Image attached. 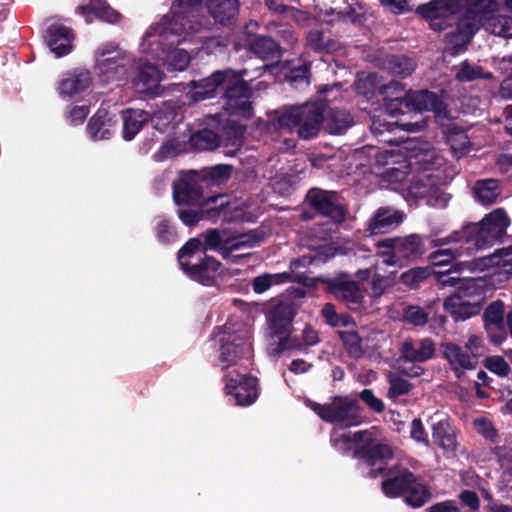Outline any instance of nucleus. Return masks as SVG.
Masks as SVG:
<instances>
[{"label":"nucleus","mask_w":512,"mask_h":512,"mask_svg":"<svg viewBox=\"0 0 512 512\" xmlns=\"http://www.w3.org/2000/svg\"><path fill=\"white\" fill-rule=\"evenodd\" d=\"M509 225L510 219L505 209L497 208L486 214L478 223H467L461 230L454 231L445 238L431 239L432 247H443L451 243H460V246L436 250L429 258L434 266L452 264L457 257L464 254L472 255L503 241Z\"/></svg>","instance_id":"obj_1"},{"label":"nucleus","mask_w":512,"mask_h":512,"mask_svg":"<svg viewBox=\"0 0 512 512\" xmlns=\"http://www.w3.org/2000/svg\"><path fill=\"white\" fill-rule=\"evenodd\" d=\"M246 70H216L208 77L191 82L190 99L199 102L220 96L231 116L250 119L253 115L252 88L244 79Z\"/></svg>","instance_id":"obj_2"},{"label":"nucleus","mask_w":512,"mask_h":512,"mask_svg":"<svg viewBox=\"0 0 512 512\" xmlns=\"http://www.w3.org/2000/svg\"><path fill=\"white\" fill-rule=\"evenodd\" d=\"M378 94L383 97L385 110L392 117L410 112L441 113L444 110V100L436 92L405 90L404 84L396 80L379 85Z\"/></svg>","instance_id":"obj_3"},{"label":"nucleus","mask_w":512,"mask_h":512,"mask_svg":"<svg viewBox=\"0 0 512 512\" xmlns=\"http://www.w3.org/2000/svg\"><path fill=\"white\" fill-rule=\"evenodd\" d=\"M326 108L324 100L284 107L273 124L279 130L292 132L296 129L299 138L310 140L318 136L323 127Z\"/></svg>","instance_id":"obj_4"},{"label":"nucleus","mask_w":512,"mask_h":512,"mask_svg":"<svg viewBox=\"0 0 512 512\" xmlns=\"http://www.w3.org/2000/svg\"><path fill=\"white\" fill-rule=\"evenodd\" d=\"M181 270L191 280L204 286H213L220 275L221 262L204 253L201 238H190L178 251Z\"/></svg>","instance_id":"obj_5"},{"label":"nucleus","mask_w":512,"mask_h":512,"mask_svg":"<svg viewBox=\"0 0 512 512\" xmlns=\"http://www.w3.org/2000/svg\"><path fill=\"white\" fill-rule=\"evenodd\" d=\"M205 0H173L171 5L172 20L160 33L161 43L170 37L171 46L179 43L185 36L199 32L203 27L200 9Z\"/></svg>","instance_id":"obj_6"},{"label":"nucleus","mask_w":512,"mask_h":512,"mask_svg":"<svg viewBox=\"0 0 512 512\" xmlns=\"http://www.w3.org/2000/svg\"><path fill=\"white\" fill-rule=\"evenodd\" d=\"M375 431L376 427L356 431L352 438L348 434H343L335 440V445H337V442L348 445L353 441L356 444L353 451L354 458L362 459L371 469L386 468L387 462L393 458L394 452L388 444L375 443Z\"/></svg>","instance_id":"obj_7"},{"label":"nucleus","mask_w":512,"mask_h":512,"mask_svg":"<svg viewBox=\"0 0 512 512\" xmlns=\"http://www.w3.org/2000/svg\"><path fill=\"white\" fill-rule=\"evenodd\" d=\"M296 312L289 303H279L266 314L269 335L273 340L269 350L272 355H280L287 351V347H299L296 340H292L293 320Z\"/></svg>","instance_id":"obj_8"},{"label":"nucleus","mask_w":512,"mask_h":512,"mask_svg":"<svg viewBox=\"0 0 512 512\" xmlns=\"http://www.w3.org/2000/svg\"><path fill=\"white\" fill-rule=\"evenodd\" d=\"M96 55L94 70L104 83L126 80L134 66V59L112 43L99 47Z\"/></svg>","instance_id":"obj_9"},{"label":"nucleus","mask_w":512,"mask_h":512,"mask_svg":"<svg viewBox=\"0 0 512 512\" xmlns=\"http://www.w3.org/2000/svg\"><path fill=\"white\" fill-rule=\"evenodd\" d=\"M308 406L323 421L339 423L345 427L357 426L362 422L361 408L355 398L333 396L331 403L320 404L309 400Z\"/></svg>","instance_id":"obj_10"},{"label":"nucleus","mask_w":512,"mask_h":512,"mask_svg":"<svg viewBox=\"0 0 512 512\" xmlns=\"http://www.w3.org/2000/svg\"><path fill=\"white\" fill-rule=\"evenodd\" d=\"M315 281L323 286L326 294L344 303L352 311L359 310L364 302V292L352 275L340 271L333 276H317Z\"/></svg>","instance_id":"obj_11"},{"label":"nucleus","mask_w":512,"mask_h":512,"mask_svg":"<svg viewBox=\"0 0 512 512\" xmlns=\"http://www.w3.org/2000/svg\"><path fill=\"white\" fill-rule=\"evenodd\" d=\"M305 203L318 215L330 219L333 224L341 225L346 220L348 208L337 191L312 187L306 193Z\"/></svg>","instance_id":"obj_12"},{"label":"nucleus","mask_w":512,"mask_h":512,"mask_svg":"<svg viewBox=\"0 0 512 512\" xmlns=\"http://www.w3.org/2000/svg\"><path fill=\"white\" fill-rule=\"evenodd\" d=\"M220 353L218 360L222 370H226L238 363L239 360L249 357L251 342L246 330H233L225 325L219 339Z\"/></svg>","instance_id":"obj_13"},{"label":"nucleus","mask_w":512,"mask_h":512,"mask_svg":"<svg viewBox=\"0 0 512 512\" xmlns=\"http://www.w3.org/2000/svg\"><path fill=\"white\" fill-rule=\"evenodd\" d=\"M225 392L238 406H250L260 395L259 380L251 374L227 372L224 377Z\"/></svg>","instance_id":"obj_14"},{"label":"nucleus","mask_w":512,"mask_h":512,"mask_svg":"<svg viewBox=\"0 0 512 512\" xmlns=\"http://www.w3.org/2000/svg\"><path fill=\"white\" fill-rule=\"evenodd\" d=\"M204 189L196 171L184 172L173 182V201L179 207L199 206L204 198Z\"/></svg>","instance_id":"obj_15"},{"label":"nucleus","mask_w":512,"mask_h":512,"mask_svg":"<svg viewBox=\"0 0 512 512\" xmlns=\"http://www.w3.org/2000/svg\"><path fill=\"white\" fill-rule=\"evenodd\" d=\"M368 475L371 478H377L379 475L383 476L381 489L388 497L402 496L414 477V473L402 465H395L389 469L384 467L371 469Z\"/></svg>","instance_id":"obj_16"},{"label":"nucleus","mask_w":512,"mask_h":512,"mask_svg":"<svg viewBox=\"0 0 512 512\" xmlns=\"http://www.w3.org/2000/svg\"><path fill=\"white\" fill-rule=\"evenodd\" d=\"M447 143L450 145L453 157H463L469 150L470 140L466 131L450 117L447 104L444 102V110L440 113L433 112Z\"/></svg>","instance_id":"obj_17"},{"label":"nucleus","mask_w":512,"mask_h":512,"mask_svg":"<svg viewBox=\"0 0 512 512\" xmlns=\"http://www.w3.org/2000/svg\"><path fill=\"white\" fill-rule=\"evenodd\" d=\"M506 315L505 304L500 299L490 302L484 310L483 325L493 345H501L507 340Z\"/></svg>","instance_id":"obj_18"},{"label":"nucleus","mask_w":512,"mask_h":512,"mask_svg":"<svg viewBox=\"0 0 512 512\" xmlns=\"http://www.w3.org/2000/svg\"><path fill=\"white\" fill-rule=\"evenodd\" d=\"M133 68H135V75L132 78V86L137 93L149 98H155L162 93L161 73L157 66L139 61L134 62Z\"/></svg>","instance_id":"obj_19"},{"label":"nucleus","mask_w":512,"mask_h":512,"mask_svg":"<svg viewBox=\"0 0 512 512\" xmlns=\"http://www.w3.org/2000/svg\"><path fill=\"white\" fill-rule=\"evenodd\" d=\"M478 31L474 22L459 18L456 25L444 36V54L454 57L467 50L473 36Z\"/></svg>","instance_id":"obj_20"},{"label":"nucleus","mask_w":512,"mask_h":512,"mask_svg":"<svg viewBox=\"0 0 512 512\" xmlns=\"http://www.w3.org/2000/svg\"><path fill=\"white\" fill-rule=\"evenodd\" d=\"M442 358L445 359L455 377L461 380L467 370H474L478 365L477 354L469 353L465 348L453 342L440 344Z\"/></svg>","instance_id":"obj_21"},{"label":"nucleus","mask_w":512,"mask_h":512,"mask_svg":"<svg viewBox=\"0 0 512 512\" xmlns=\"http://www.w3.org/2000/svg\"><path fill=\"white\" fill-rule=\"evenodd\" d=\"M205 7L215 24L233 28L240 12L239 0H205Z\"/></svg>","instance_id":"obj_22"},{"label":"nucleus","mask_w":512,"mask_h":512,"mask_svg":"<svg viewBox=\"0 0 512 512\" xmlns=\"http://www.w3.org/2000/svg\"><path fill=\"white\" fill-rule=\"evenodd\" d=\"M44 39L50 51L56 57H63L72 51L74 32L70 27L54 23L47 27Z\"/></svg>","instance_id":"obj_23"},{"label":"nucleus","mask_w":512,"mask_h":512,"mask_svg":"<svg viewBox=\"0 0 512 512\" xmlns=\"http://www.w3.org/2000/svg\"><path fill=\"white\" fill-rule=\"evenodd\" d=\"M399 351L404 362L424 363L435 357L436 345L434 340L428 337L417 341L406 339Z\"/></svg>","instance_id":"obj_24"},{"label":"nucleus","mask_w":512,"mask_h":512,"mask_svg":"<svg viewBox=\"0 0 512 512\" xmlns=\"http://www.w3.org/2000/svg\"><path fill=\"white\" fill-rule=\"evenodd\" d=\"M430 236H420L418 234H410L406 237L387 238L388 243H394L396 253L401 261H415L421 258L425 252V242H431Z\"/></svg>","instance_id":"obj_25"},{"label":"nucleus","mask_w":512,"mask_h":512,"mask_svg":"<svg viewBox=\"0 0 512 512\" xmlns=\"http://www.w3.org/2000/svg\"><path fill=\"white\" fill-rule=\"evenodd\" d=\"M404 219L401 211L391 207L378 208L368 222L367 230L372 235L385 234L396 229Z\"/></svg>","instance_id":"obj_26"},{"label":"nucleus","mask_w":512,"mask_h":512,"mask_svg":"<svg viewBox=\"0 0 512 512\" xmlns=\"http://www.w3.org/2000/svg\"><path fill=\"white\" fill-rule=\"evenodd\" d=\"M245 132V125L236 121H228L223 127L218 148L227 157L236 156L243 147Z\"/></svg>","instance_id":"obj_27"},{"label":"nucleus","mask_w":512,"mask_h":512,"mask_svg":"<svg viewBox=\"0 0 512 512\" xmlns=\"http://www.w3.org/2000/svg\"><path fill=\"white\" fill-rule=\"evenodd\" d=\"M115 115L105 108H99L87 123V132L94 141L109 139L115 128Z\"/></svg>","instance_id":"obj_28"},{"label":"nucleus","mask_w":512,"mask_h":512,"mask_svg":"<svg viewBox=\"0 0 512 512\" xmlns=\"http://www.w3.org/2000/svg\"><path fill=\"white\" fill-rule=\"evenodd\" d=\"M460 7L458 0H431L419 5L416 13L426 20H437V18H449L457 14Z\"/></svg>","instance_id":"obj_29"},{"label":"nucleus","mask_w":512,"mask_h":512,"mask_svg":"<svg viewBox=\"0 0 512 512\" xmlns=\"http://www.w3.org/2000/svg\"><path fill=\"white\" fill-rule=\"evenodd\" d=\"M433 443L446 452H456L459 447L457 430L448 419H441L432 425Z\"/></svg>","instance_id":"obj_30"},{"label":"nucleus","mask_w":512,"mask_h":512,"mask_svg":"<svg viewBox=\"0 0 512 512\" xmlns=\"http://www.w3.org/2000/svg\"><path fill=\"white\" fill-rule=\"evenodd\" d=\"M467 8L463 19L474 22L477 29L487 20H490L498 9L496 0H465Z\"/></svg>","instance_id":"obj_31"},{"label":"nucleus","mask_w":512,"mask_h":512,"mask_svg":"<svg viewBox=\"0 0 512 512\" xmlns=\"http://www.w3.org/2000/svg\"><path fill=\"white\" fill-rule=\"evenodd\" d=\"M123 121L122 136L124 140H132L150 121V113L141 109L128 108L121 112Z\"/></svg>","instance_id":"obj_32"},{"label":"nucleus","mask_w":512,"mask_h":512,"mask_svg":"<svg viewBox=\"0 0 512 512\" xmlns=\"http://www.w3.org/2000/svg\"><path fill=\"white\" fill-rule=\"evenodd\" d=\"M248 50L256 57L277 63L281 58V48L278 42L268 36H256L248 43Z\"/></svg>","instance_id":"obj_33"},{"label":"nucleus","mask_w":512,"mask_h":512,"mask_svg":"<svg viewBox=\"0 0 512 512\" xmlns=\"http://www.w3.org/2000/svg\"><path fill=\"white\" fill-rule=\"evenodd\" d=\"M443 308L455 322L465 321L478 315L482 308L476 302H465L458 297L449 295L444 299Z\"/></svg>","instance_id":"obj_34"},{"label":"nucleus","mask_w":512,"mask_h":512,"mask_svg":"<svg viewBox=\"0 0 512 512\" xmlns=\"http://www.w3.org/2000/svg\"><path fill=\"white\" fill-rule=\"evenodd\" d=\"M233 166L229 164H217L196 171L204 188L210 189L226 183L232 174Z\"/></svg>","instance_id":"obj_35"},{"label":"nucleus","mask_w":512,"mask_h":512,"mask_svg":"<svg viewBox=\"0 0 512 512\" xmlns=\"http://www.w3.org/2000/svg\"><path fill=\"white\" fill-rule=\"evenodd\" d=\"M381 67L392 76L406 78L415 71L417 64L406 55H388L382 60Z\"/></svg>","instance_id":"obj_36"},{"label":"nucleus","mask_w":512,"mask_h":512,"mask_svg":"<svg viewBox=\"0 0 512 512\" xmlns=\"http://www.w3.org/2000/svg\"><path fill=\"white\" fill-rule=\"evenodd\" d=\"M474 197L477 202L488 206L497 202L501 196L502 188L498 180L487 178L477 180L473 187Z\"/></svg>","instance_id":"obj_37"},{"label":"nucleus","mask_w":512,"mask_h":512,"mask_svg":"<svg viewBox=\"0 0 512 512\" xmlns=\"http://www.w3.org/2000/svg\"><path fill=\"white\" fill-rule=\"evenodd\" d=\"M451 295L459 297L460 300L465 302H476L477 306L481 307L485 298L483 286L474 278H466L461 281Z\"/></svg>","instance_id":"obj_38"},{"label":"nucleus","mask_w":512,"mask_h":512,"mask_svg":"<svg viewBox=\"0 0 512 512\" xmlns=\"http://www.w3.org/2000/svg\"><path fill=\"white\" fill-rule=\"evenodd\" d=\"M353 124V117L349 112L334 108L330 110L324 128L331 135H343Z\"/></svg>","instance_id":"obj_39"},{"label":"nucleus","mask_w":512,"mask_h":512,"mask_svg":"<svg viewBox=\"0 0 512 512\" xmlns=\"http://www.w3.org/2000/svg\"><path fill=\"white\" fill-rule=\"evenodd\" d=\"M158 37L159 46H161L164 52H167L168 62L172 69L176 71H184L188 67L191 58L187 51L184 49H177L176 47L180 43L184 42L188 36H185L183 40L173 46L170 44V42L173 40L172 37L164 41V43H161L160 35Z\"/></svg>","instance_id":"obj_40"},{"label":"nucleus","mask_w":512,"mask_h":512,"mask_svg":"<svg viewBox=\"0 0 512 512\" xmlns=\"http://www.w3.org/2000/svg\"><path fill=\"white\" fill-rule=\"evenodd\" d=\"M90 81V73L86 70L73 73L60 82L59 93L62 96L72 97L85 91L89 87Z\"/></svg>","instance_id":"obj_41"},{"label":"nucleus","mask_w":512,"mask_h":512,"mask_svg":"<svg viewBox=\"0 0 512 512\" xmlns=\"http://www.w3.org/2000/svg\"><path fill=\"white\" fill-rule=\"evenodd\" d=\"M179 108L180 107L177 102H163L153 115H150V121L152 122L153 127L160 132H165L168 126L175 121Z\"/></svg>","instance_id":"obj_42"},{"label":"nucleus","mask_w":512,"mask_h":512,"mask_svg":"<svg viewBox=\"0 0 512 512\" xmlns=\"http://www.w3.org/2000/svg\"><path fill=\"white\" fill-rule=\"evenodd\" d=\"M402 496L409 506L420 508L430 500L431 492L420 482L418 477L414 475L411 484L408 485Z\"/></svg>","instance_id":"obj_43"},{"label":"nucleus","mask_w":512,"mask_h":512,"mask_svg":"<svg viewBox=\"0 0 512 512\" xmlns=\"http://www.w3.org/2000/svg\"><path fill=\"white\" fill-rule=\"evenodd\" d=\"M306 43L309 49L317 53H333L339 49V43L333 38L326 37L319 29H312L308 32Z\"/></svg>","instance_id":"obj_44"},{"label":"nucleus","mask_w":512,"mask_h":512,"mask_svg":"<svg viewBox=\"0 0 512 512\" xmlns=\"http://www.w3.org/2000/svg\"><path fill=\"white\" fill-rule=\"evenodd\" d=\"M336 333L350 358L358 360L364 356L363 340L355 329L338 330Z\"/></svg>","instance_id":"obj_45"},{"label":"nucleus","mask_w":512,"mask_h":512,"mask_svg":"<svg viewBox=\"0 0 512 512\" xmlns=\"http://www.w3.org/2000/svg\"><path fill=\"white\" fill-rule=\"evenodd\" d=\"M220 136L211 129H202L190 136L189 144L193 149L200 151L214 150L218 148Z\"/></svg>","instance_id":"obj_46"},{"label":"nucleus","mask_w":512,"mask_h":512,"mask_svg":"<svg viewBox=\"0 0 512 512\" xmlns=\"http://www.w3.org/2000/svg\"><path fill=\"white\" fill-rule=\"evenodd\" d=\"M200 207L203 219L215 221L223 213L226 214L228 202L224 200L223 195H216L203 198Z\"/></svg>","instance_id":"obj_47"},{"label":"nucleus","mask_w":512,"mask_h":512,"mask_svg":"<svg viewBox=\"0 0 512 512\" xmlns=\"http://www.w3.org/2000/svg\"><path fill=\"white\" fill-rule=\"evenodd\" d=\"M291 280V273L283 272L276 274L264 273L253 279L252 288L257 294L266 292L271 286L287 283Z\"/></svg>","instance_id":"obj_48"},{"label":"nucleus","mask_w":512,"mask_h":512,"mask_svg":"<svg viewBox=\"0 0 512 512\" xmlns=\"http://www.w3.org/2000/svg\"><path fill=\"white\" fill-rule=\"evenodd\" d=\"M492 73L484 71V69L475 64L469 63L467 60L461 62L456 73V79L460 82H471L478 79H491Z\"/></svg>","instance_id":"obj_49"},{"label":"nucleus","mask_w":512,"mask_h":512,"mask_svg":"<svg viewBox=\"0 0 512 512\" xmlns=\"http://www.w3.org/2000/svg\"><path fill=\"white\" fill-rule=\"evenodd\" d=\"M432 276V268L430 267H414L400 276V282L409 289H418L424 281Z\"/></svg>","instance_id":"obj_50"},{"label":"nucleus","mask_w":512,"mask_h":512,"mask_svg":"<svg viewBox=\"0 0 512 512\" xmlns=\"http://www.w3.org/2000/svg\"><path fill=\"white\" fill-rule=\"evenodd\" d=\"M491 263L499 269V274L507 279L512 277V246L499 249L491 256Z\"/></svg>","instance_id":"obj_51"},{"label":"nucleus","mask_w":512,"mask_h":512,"mask_svg":"<svg viewBox=\"0 0 512 512\" xmlns=\"http://www.w3.org/2000/svg\"><path fill=\"white\" fill-rule=\"evenodd\" d=\"M154 233L157 240L163 245L174 243L178 238L177 230L171 225L170 220L165 217H159L154 227Z\"/></svg>","instance_id":"obj_52"},{"label":"nucleus","mask_w":512,"mask_h":512,"mask_svg":"<svg viewBox=\"0 0 512 512\" xmlns=\"http://www.w3.org/2000/svg\"><path fill=\"white\" fill-rule=\"evenodd\" d=\"M402 315L406 323L415 327H423L429 322V313L419 305H407Z\"/></svg>","instance_id":"obj_53"},{"label":"nucleus","mask_w":512,"mask_h":512,"mask_svg":"<svg viewBox=\"0 0 512 512\" xmlns=\"http://www.w3.org/2000/svg\"><path fill=\"white\" fill-rule=\"evenodd\" d=\"M464 264L465 263L463 262L456 263L454 265H451V267L445 271H435L432 269V276H434L436 281L442 286L457 287L465 278H460L458 275L455 274L459 273L460 266Z\"/></svg>","instance_id":"obj_54"},{"label":"nucleus","mask_w":512,"mask_h":512,"mask_svg":"<svg viewBox=\"0 0 512 512\" xmlns=\"http://www.w3.org/2000/svg\"><path fill=\"white\" fill-rule=\"evenodd\" d=\"M377 73H369L364 78H359L356 82L357 93L367 99H372L379 93V81Z\"/></svg>","instance_id":"obj_55"},{"label":"nucleus","mask_w":512,"mask_h":512,"mask_svg":"<svg viewBox=\"0 0 512 512\" xmlns=\"http://www.w3.org/2000/svg\"><path fill=\"white\" fill-rule=\"evenodd\" d=\"M292 340H296L299 347H287V351H303L307 347L314 346L320 341L318 332L311 325L304 327L301 337L292 335Z\"/></svg>","instance_id":"obj_56"},{"label":"nucleus","mask_w":512,"mask_h":512,"mask_svg":"<svg viewBox=\"0 0 512 512\" xmlns=\"http://www.w3.org/2000/svg\"><path fill=\"white\" fill-rule=\"evenodd\" d=\"M484 367L499 377H507L511 367L507 361L499 355L488 356L483 361Z\"/></svg>","instance_id":"obj_57"},{"label":"nucleus","mask_w":512,"mask_h":512,"mask_svg":"<svg viewBox=\"0 0 512 512\" xmlns=\"http://www.w3.org/2000/svg\"><path fill=\"white\" fill-rule=\"evenodd\" d=\"M379 249L378 255L382 258V262L388 266L402 265L400 257L396 253L394 243H388L387 238L379 241L377 244Z\"/></svg>","instance_id":"obj_58"},{"label":"nucleus","mask_w":512,"mask_h":512,"mask_svg":"<svg viewBox=\"0 0 512 512\" xmlns=\"http://www.w3.org/2000/svg\"><path fill=\"white\" fill-rule=\"evenodd\" d=\"M263 240V237L260 236L257 232L250 231L248 233L240 234L233 240L228 242L229 247L227 248L228 252H232L240 249L241 247H254L259 244Z\"/></svg>","instance_id":"obj_59"},{"label":"nucleus","mask_w":512,"mask_h":512,"mask_svg":"<svg viewBox=\"0 0 512 512\" xmlns=\"http://www.w3.org/2000/svg\"><path fill=\"white\" fill-rule=\"evenodd\" d=\"M177 216L189 227L197 225L203 219L200 205L180 207L177 210Z\"/></svg>","instance_id":"obj_60"},{"label":"nucleus","mask_w":512,"mask_h":512,"mask_svg":"<svg viewBox=\"0 0 512 512\" xmlns=\"http://www.w3.org/2000/svg\"><path fill=\"white\" fill-rule=\"evenodd\" d=\"M389 384V398H398L408 394L413 389V385L401 376H390Z\"/></svg>","instance_id":"obj_61"},{"label":"nucleus","mask_w":512,"mask_h":512,"mask_svg":"<svg viewBox=\"0 0 512 512\" xmlns=\"http://www.w3.org/2000/svg\"><path fill=\"white\" fill-rule=\"evenodd\" d=\"M201 246L203 247L204 253L208 250H218L222 245V237L218 229H208L202 235Z\"/></svg>","instance_id":"obj_62"},{"label":"nucleus","mask_w":512,"mask_h":512,"mask_svg":"<svg viewBox=\"0 0 512 512\" xmlns=\"http://www.w3.org/2000/svg\"><path fill=\"white\" fill-rule=\"evenodd\" d=\"M359 398L369 407V409L376 413H382L385 410L383 401L375 396L372 389L362 390L359 394Z\"/></svg>","instance_id":"obj_63"},{"label":"nucleus","mask_w":512,"mask_h":512,"mask_svg":"<svg viewBox=\"0 0 512 512\" xmlns=\"http://www.w3.org/2000/svg\"><path fill=\"white\" fill-rule=\"evenodd\" d=\"M79 9L84 15L94 14L97 17H103L111 10L109 5L103 0H91L89 4L81 5Z\"/></svg>","instance_id":"obj_64"}]
</instances>
